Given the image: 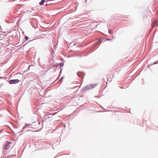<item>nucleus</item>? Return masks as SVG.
Segmentation results:
<instances>
[{"mask_svg": "<svg viewBox=\"0 0 158 158\" xmlns=\"http://www.w3.org/2000/svg\"><path fill=\"white\" fill-rule=\"evenodd\" d=\"M94 87V85L92 84L88 85L84 87L83 89V91L87 90L93 88Z\"/></svg>", "mask_w": 158, "mask_h": 158, "instance_id": "obj_1", "label": "nucleus"}, {"mask_svg": "<svg viewBox=\"0 0 158 158\" xmlns=\"http://www.w3.org/2000/svg\"><path fill=\"white\" fill-rule=\"evenodd\" d=\"M12 143L10 142L7 143L4 146V148L5 150L8 149L10 147H12Z\"/></svg>", "mask_w": 158, "mask_h": 158, "instance_id": "obj_2", "label": "nucleus"}, {"mask_svg": "<svg viewBox=\"0 0 158 158\" xmlns=\"http://www.w3.org/2000/svg\"><path fill=\"white\" fill-rule=\"evenodd\" d=\"M19 80L18 79L11 80L9 81V83L10 84H16L18 83Z\"/></svg>", "mask_w": 158, "mask_h": 158, "instance_id": "obj_3", "label": "nucleus"}, {"mask_svg": "<svg viewBox=\"0 0 158 158\" xmlns=\"http://www.w3.org/2000/svg\"><path fill=\"white\" fill-rule=\"evenodd\" d=\"M157 23V21H154L153 23L152 24V27H154Z\"/></svg>", "mask_w": 158, "mask_h": 158, "instance_id": "obj_4", "label": "nucleus"}, {"mask_svg": "<svg viewBox=\"0 0 158 158\" xmlns=\"http://www.w3.org/2000/svg\"><path fill=\"white\" fill-rule=\"evenodd\" d=\"M45 2V0H42L40 2V4L41 5H43Z\"/></svg>", "mask_w": 158, "mask_h": 158, "instance_id": "obj_5", "label": "nucleus"}, {"mask_svg": "<svg viewBox=\"0 0 158 158\" xmlns=\"http://www.w3.org/2000/svg\"><path fill=\"white\" fill-rule=\"evenodd\" d=\"M80 73H77V75L79 77H81V76L80 75Z\"/></svg>", "mask_w": 158, "mask_h": 158, "instance_id": "obj_6", "label": "nucleus"}, {"mask_svg": "<svg viewBox=\"0 0 158 158\" xmlns=\"http://www.w3.org/2000/svg\"><path fill=\"white\" fill-rule=\"evenodd\" d=\"M25 39L26 41L27 40H28V37H25Z\"/></svg>", "mask_w": 158, "mask_h": 158, "instance_id": "obj_7", "label": "nucleus"}, {"mask_svg": "<svg viewBox=\"0 0 158 158\" xmlns=\"http://www.w3.org/2000/svg\"><path fill=\"white\" fill-rule=\"evenodd\" d=\"M101 40V39H99V40L98 41H97V43H96V44H95V45H96L98 44V43Z\"/></svg>", "mask_w": 158, "mask_h": 158, "instance_id": "obj_8", "label": "nucleus"}, {"mask_svg": "<svg viewBox=\"0 0 158 158\" xmlns=\"http://www.w3.org/2000/svg\"><path fill=\"white\" fill-rule=\"evenodd\" d=\"M81 74H82V75H83V73H81Z\"/></svg>", "mask_w": 158, "mask_h": 158, "instance_id": "obj_9", "label": "nucleus"}]
</instances>
